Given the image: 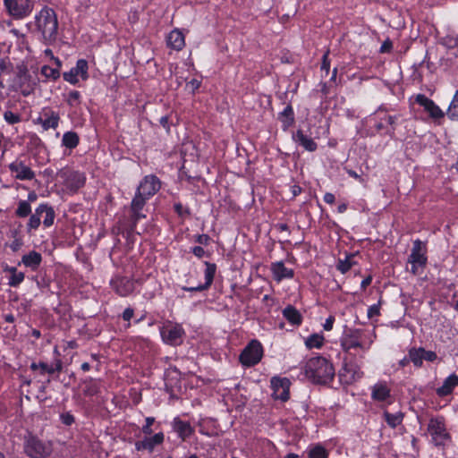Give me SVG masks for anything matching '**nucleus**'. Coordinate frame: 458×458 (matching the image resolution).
<instances>
[{"label":"nucleus","instance_id":"obj_1","mask_svg":"<svg viewBox=\"0 0 458 458\" xmlns=\"http://www.w3.org/2000/svg\"><path fill=\"white\" fill-rule=\"evenodd\" d=\"M304 374L313 384H327L334 378L335 369L326 358L318 356L306 362Z\"/></svg>","mask_w":458,"mask_h":458},{"label":"nucleus","instance_id":"obj_2","mask_svg":"<svg viewBox=\"0 0 458 458\" xmlns=\"http://www.w3.org/2000/svg\"><path fill=\"white\" fill-rule=\"evenodd\" d=\"M35 25L38 32L41 34L44 43L50 45L57 38L58 20L54 9L45 6L35 16Z\"/></svg>","mask_w":458,"mask_h":458},{"label":"nucleus","instance_id":"obj_3","mask_svg":"<svg viewBox=\"0 0 458 458\" xmlns=\"http://www.w3.org/2000/svg\"><path fill=\"white\" fill-rule=\"evenodd\" d=\"M428 248L427 242L419 239L415 240L412 244L411 254L407 258L406 270L413 276H418L423 273L428 264Z\"/></svg>","mask_w":458,"mask_h":458},{"label":"nucleus","instance_id":"obj_4","mask_svg":"<svg viewBox=\"0 0 458 458\" xmlns=\"http://www.w3.org/2000/svg\"><path fill=\"white\" fill-rule=\"evenodd\" d=\"M24 451L30 458H46L52 453V446L50 443L28 434L24 439Z\"/></svg>","mask_w":458,"mask_h":458},{"label":"nucleus","instance_id":"obj_5","mask_svg":"<svg viewBox=\"0 0 458 458\" xmlns=\"http://www.w3.org/2000/svg\"><path fill=\"white\" fill-rule=\"evenodd\" d=\"M7 13L15 20L29 16L34 7L33 0H4Z\"/></svg>","mask_w":458,"mask_h":458},{"label":"nucleus","instance_id":"obj_6","mask_svg":"<svg viewBox=\"0 0 458 458\" xmlns=\"http://www.w3.org/2000/svg\"><path fill=\"white\" fill-rule=\"evenodd\" d=\"M148 199V198H145L136 191V194L132 199L130 207V226L127 229V233L129 235L136 232V225L138 221L146 217V215L142 213V209Z\"/></svg>","mask_w":458,"mask_h":458},{"label":"nucleus","instance_id":"obj_7","mask_svg":"<svg viewBox=\"0 0 458 458\" xmlns=\"http://www.w3.org/2000/svg\"><path fill=\"white\" fill-rule=\"evenodd\" d=\"M263 356V348L258 340H252L240 354V361L243 366L251 367L259 363Z\"/></svg>","mask_w":458,"mask_h":458},{"label":"nucleus","instance_id":"obj_8","mask_svg":"<svg viewBox=\"0 0 458 458\" xmlns=\"http://www.w3.org/2000/svg\"><path fill=\"white\" fill-rule=\"evenodd\" d=\"M57 175L64 181L66 187L72 191H78L85 184V175L76 171L63 169L58 172Z\"/></svg>","mask_w":458,"mask_h":458},{"label":"nucleus","instance_id":"obj_9","mask_svg":"<svg viewBox=\"0 0 458 458\" xmlns=\"http://www.w3.org/2000/svg\"><path fill=\"white\" fill-rule=\"evenodd\" d=\"M272 396L276 400L286 402L290 398V380L286 377H274L271 378Z\"/></svg>","mask_w":458,"mask_h":458},{"label":"nucleus","instance_id":"obj_10","mask_svg":"<svg viewBox=\"0 0 458 458\" xmlns=\"http://www.w3.org/2000/svg\"><path fill=\"white\" fill-rule=\"evenodd\" d=\"M161 183L157 176L147 175L143 178L138 186L137 192L145 198L149 199L159 191Z\"/></svg>","mask_w":458,"mask_h":458},{"label":"nucleus","instance_id":"obj_11","mask_svg":"<svg viewBox=\"0 0 458 458\" xmlns=\"http://www.w3.org/2000/svg\"><path fill=\"white\" fill-rule=\"evenodd\" d=\"M184 330L180 325L164 327L161 330V336L165 343L171 345H179L182 342Z\"/></svg>","mask_w":458,"mask_h":458},{"label":"nucleus","instance_id":"obj_12","mask_svg":"<svg viewBox=\"0 0 458 458\" xmlns=\"http://www.w3.org/2000/svg\"><path fill=\"white\" fill-rule=\"evenodd\" d=\"M88 69V62L85 59H80L77 61L75 67L64 72V80L72 84H76L79 81L78 76L80 75L85 81L89 78Z\"/></svg>","mask_w":458,"mask_h":458},{"label":"nucleus","instance_id":"obj_13","mask_svg":"<svg viewBox=\"0 0 458 458\" xmlns=\"http://www.w3.org/2000/svg\"><path fill=\"white\" fill-rule=\"evenodd\" d=\"M416 102L424 107L425 111H427L430 117L433 119L443 118L445 114L444 112L437 106L433 100L429 99L423 94H419L416 97Z\"/></svg>","mask_w":458,"mask_h":458},{"label":"nucleus","instance_id":"obj_14","mask_svg":"<svg viewBox=\"0 0 458 458\" xmlns=\"http://www.w3.org/2000/svg\"><path fill=\"white\" fill-rule=\"evenodd\" d=\"M428 430L436 441L449 437L443 418L431 419L428 426Z\"/></svg>","mask_w":458,"mask_h":458},{"label":"nucleus","instance_id":"obj_15","mask_svg":"<svg viewBox=\"0 0 458 458\" xmlns=\"http://www.w3.org/2000/svg\"><path fill=\"white\" fill-rule=\"evenodd\" d=\"M9 169L15 174V178L18 180H32L35 177V173L22 161L11 163Z\"/></svg>","mask_w":458,"mask_h":458},{"label":"nucleus","instance_id":"obj_16","mask_svg":"<svg viewBox=\"0 0 458 458\" xmlns=\"http://www.w3.org/2000/svg\"><path fill=\"white\" fill-rule=\"evenodd\" d=\"M164 441V434L162 432L155 434L151 437H146L142 441L135 443V447L138 451L148 450L152 452L156 445L162 444Z\"/></svg>","mask_w":458,"mask_h":458},{"label":"nucleus","instance_id":"obj_17","mask_svg":"<svg viewBox=\"0 0 458 458\" xmlns=\"http://www.w3.org/2000/svg\"><path fill=\"white\" fill-rule=\"evenodd\" d=\"M173 429L178 434V437L182 441H185L194 432V428L191 426L190 422L183 421L179 418H175L174 420Z\"/></svg>","mask_w":458,"mask_h":458},{"label":"nucleus","instance_id":"obj_18","mask_svg":"<svg viewBox=\"0 0 458 458\" xmlns=\"http://www.w3.org/2000/svg\"><path fill=\"white\" fill-rule=\"evenodd\" d=\"M44 118L39 117L38 122L44 130L55 129L58 126L60 116L52 110H46L43 113Z\"/></svg>","mask_w":458,"mask_h":458},{"label":"nucleus","instance_id":"obj_19","mask_svg":"<svg viewBox=\"0 0 458 458\" xmlns=\"http://www.w3.org/2000/svg\"><path fill=\"white\" fill-rule=\"evenodd\" d=\"M114 289L120 296H127L133 291V283L127 278H117L113 281Z\"/></svg>","mask_w":458,"mask_h":458},{"label":"nucleus","instance_id":"obj_20","mask_svg":"<svg viewBox=\"0 0 458 458\" xmlns=\"http://www.w3.org/2000/svg\"><path fill=\"white\" fill-rule=\"evenodd\" d=\"M185 45L184 36L179 30H172L167 37V46L174 50H181Z\"/></svg>","mask_w":458,"mask_h":458},{"label":"nucleus","instance_id":"obj_21","mask_svg":"<svg viewBox=\"0 0 458 458\" xmlns=\"http://www.w3.org/2000/svg\"><path fill=\"white\" fill-rule=\"evenodd\" d=\"M456 386H458V376L452 374L445 379L442 386L437 389V394L439 396L448 395L453 392Z\"/></svg>","mask_w":458,"mask_h":458},{"label":"nucleus","instance_id":"obj_22","mask_svg":"<svg viewBox=\"0 0 458 458\" xmlns=\"http://www.w3.org/2000/svg\"><path fill=\"white\" fill-rule=\"evenodd\" d=\"M293 140L308 151H315L318 148L317 143L311 138L304 134L302 130L296 131L293 135Z\"/></svg>","mask_w":458,"mask_h":458},{"label":"nucleus","instance_id":"obj_23","mask_svg":"<svg viewBox=\"0 0 458 458\" xmlns=\"http://www.w3.org/2000/svg\"><path fill=\"white\" fill-rule=\"evenodd\" d=\"M284 318L293 326H300L302 322V316L293 306L288 305L283 310Z\"/></svg>","mask_w":458,"mask_h":458},{"label":"nucleus","instance_id":"obj_24","mask_svg":"<svg viewBox=\"0 0 458 458\" xmlns=\"http://www.w3.org/2000/svg\"><path fill=\"white\" fill-rule=\"evenodd\" d=\"M274 278L276 281H281L284 278H292L294 274L293 269L287 268L283 262H277L272 267Z\"/></svg>","mask_w":458,"mask_h":458},{"label":"nucleus","instance_id":"obj_25","mask_svg":"<svg viewBox=\"0 0 458 458\" xmlns=\"http://www.w3.org/2000/svg\"><path fill=\"white\" fill-rule=\"evenodd\" d=\"M390 396V389L384 383L376 384L372 387L371 397L375 401L383 402Z\"/></svg>","mask_w":458,"mask_h":458},{"label":"nucleus","instance_id":"obj_26","mask_svg":"<svg viewBox=\"0 0 458 458\" xmlns=\"http://www.w3.org/2000/svg\"><path fill=\"white\" fill-rule=\"evenodd\" d=\"M344 371L346 372V374L341 373V377H345V381L347 383L360 379L363 374L360 367L353 364H345Z\"/></svg>","mask_w":458,"mask_h":458},{"label":"nucleus","instance_id":"obj_27","mask_svg":"<svg viewBox=\"0 0 458 458\" xmlns=\"http://www.w3.org/2000/svg\"><path fill=\"white\" fill-rule=\"evenodd\" d=\"M41 261V254L35 250H32L22 257V263L32 270H36L39 267Z\"/></svg>","mask_w":458,"mask_h":458},{"label":"nucleus","instance_id":"obj_28","mask_svg":"<svg viewBox=\"0 0 458 458\" xmlns=\"http://www.w3.org/2000/svg\"><path fill=\"white\" fill-rule=\"evenodd\" d=\"M357 255L356 254H349L346 255L344 259H339L336 264V268L342 273L345 274L348 272L353 266L357 264V260H355Z\"/></svg>","mask_w":458,"mask_h":458},{"label":"nucleus","instance_id":"obj_29","mask_svg":"<svg viewBox=\"0 0 458 458\" xmlns=\"http://www.w3.org/2000/svg\"><path fill=\"white\" fill-rule=\"evenodd\" d=\"M423 352L424 348H411L408 352L410 361L417 368H420L423 363Z\"/></svg>","mask_w":458,"mask_h":458},{"label":"nucleus","instance_id":"obj_30","mask_svg":"<svg viewBox=\"0 0 458 458\" xmlns=\"http://www.w3.org/2000/svg\"><path fill=\"white\" fill-rule=\"evenodd\" d=\"M280 120L284 129L292 126L294 123V114L293 107L288 105L282 113H280Z\"/></svg>","mask_w":458,"mask_h":458},{"label":"nucleus","instance_id":"obj_31","mask_svg":"<svg viewBox=\"0 0 458 458\" xmlns=\"http://www.w3.org/2000/svg\"><path fill=\"white\" fill-rule=\"evenodd\" d=\"M384 418L388 424V426L392 428H396L403 422L404 414L401 411L396 412L394 414L388 412L387 411H384Z\"/></svg>","mask_w":458,"mask_h":458},{"label":"nucleus","instance_id":"obj_32","mask_svg":"<svg viewBox=\"0 0 458 458\" xmlns=\"http://www.w3.org/2000/svg\"><path fill=\"white\" fill-rule=\"evenodd\" d=\"M79 136L74 131H67L64 134L62 143L68 148H74L79 144Z\"/></svg>","mask_w":458,"mask_h":458},{"label":"nucleus","instance_id":"obj_33","mask_svg":"<svg viewBox=\"0 0 458 458\" xmlns=\"http://www.w3.org/2000/svg\"><path fill=\"white\" fill-rule=\"evenodd\" d=\"M17 70V80L19 86H25L26 83L33 81L26 65H18Z\"/></svg>","mask_w":458,"mask_h":458},{"label":"nucleus","instance_id":"obj_34","mask_svg":"<svg viewBox=\"0 0 458 458\" xmlns=\"http://www.w3.org/2000/svg\"><path fill=\"white\" fill-rule=\"evenodd\" d=\"M206 269H205V284L204 288H209L213 283L215 274L216 271V266L214 263H210L206 261Z\"/></svg>","mask_w":458,"mask_h":458},{"label":"nucleus","instance_id":"obj_35","mask_svg":"<svg viewBox=\"0 0 458 458\" xmlns=\"http://www.w3.org/2000/svg\"><path fill=\"white\" fill-rule=\"evenodd\" d=\"M83 394L87 396H93L98 393L99 386L97 381L89 378L83 382Z\"/></svg>","mask_w":458,"mask_h":458},{"label":"nucleus","instance_id":"obj_36","mask_svg":"<svg viewBox=\"0 0 458 458\" xmlns=\"http://www.w3.org/2000/svg\"><path fill=\"white\" fill-rule=\"evenodd\" d=\"M323 343L324 337L318 334L310 335L305 341V344L309 349L320 348L323 345Z\"/></svg>","mask_w":458,"mask_h":458},{"label":"nucleus","instance_id":"obj_37","mask_svg":"<svg viewBox=\"0 0 458 458\" xmlns=\"http://www.w3.org/2000/svg\"><path fill=\"white\" fill-rule=\"evenodd\" d=\"M8 270L12 274L9 278V285L13 287L18 286L24 280V274L18 272L16 267H10Z\"/></svg>","mask_w":458,"mask_h":458},{"label":"nucleus","instance_id":"obj_38","mask_svg":"<svg viewBox=\"0 0 458 458\" xmlns=\"http://www.w3.org/2000/svg\"><path fill=\"white\" fill-rule=\"evenodd\" d=\"M31 213L30 204L26 200H21L18 203V208L15 210V215L18 217H26Z\"/></svg>","mask_w":458,"mask_h":458},{"label":"nucleus","instance_id":"obj_39","mask_svg":"<svg viewBox=\"0 0 458 458\" xmlns=\"http://www.w3.org/2000/svg\"><path fill=\"white\" fill-rule=\"evenodd\" d=\"M447 115L451 120L458 119V89L448 107Z\"/></svg>","mask_w":458,"mask_h":458},{"label":"nucleus","instance_id":"obj_40","mask_svg":"<svg viewBox=\"0 0 458 458\" xmlns=\"http://www.w3.org/2000/svg\"><path fill=\"white\" fill-rule=\"evenodd\" d=\"M341 345L345 352H350L352 349L362 347L360 342L357 341L354 338L345 337L342 340Z\"/></svg>","mask_w":458,"mask_h":458},{"label":"nucleus","instance_id":"obj_41","mask_svg":"<svg viewBox=\"0 0 458 458\" xmlns=\"http://www.w3.org/2000/svg\"><path fill=\"white\" fill-rule=\"evenodd\" d=\"M309 458H327V451L321 445H316L311 448L308 454Z\"/></svg>","mask_w":458,"mask_h":458},{"label":"nucleus","instance_id":"obj_42","mask_svg":"<svg viewBox=\"0 0 458 458\" xmlns=\"http://www.w3.org/2000/svg\"><path fill=\"white\" fill-rule=\"evenodd\" d=\"M44 214H45V216H44V219H43V225L46 227H49L54 224V220L55 217V210L52 207H50L47 204Z\"/></svg>","mask_w":458,"mask_h":458},{"label":"nucleus","instance_id":"obj_43","mask_svg":"<svg viewBox=\"0 0 458 458\" xmlns=\"http://www.w3.org/2000/svg\"><path fill=\"white\" fill-rule=\"evenodd\" d=\"M41 73L47 79L56 80L60 77V72L58 69L52 68L48 65H44L41 68Z\"/></svg>","mask_w":458,"mask_h":458},{"label":"nucleus","instance_id":"obj_44","mask_svg":"<svg viewBox=\"0 0 458 458\" xmlns=\"http://www.w3.org/2000/svg\"><path fill=\"white\" fill-rule=\"evenodd\" d=\"M4 118L9 124H15L21 122V115L12 111H5Z\"/></svg>","mask_w":458,"mask_h":458},{"label":"nucleus","instance_id":"obj_45","mask_svg":"<svg viewBox=\"0 0 458 458\" xmlns=\"http://www.w3.org/2000/svg\"><path fill=\"white\" fill-rule=\"evenodd\" d=\"M13 233V236L14 237V240L13 241V242L11 243L10 245V248L12 249L13 251H17L21 249V247L22 246L23 242H22V240L21 238H17V234H18V232L16 230H13L12 232Z\"/></svg>","mask_w":458,"mask_h":458},{"label":"nucleus","instance_id":"obj_46","mask_svg":"<svg viewBox=\"0 0 458 458\" xmlns=\"http://www.w3.org/2000/svg\"><path fill=\"white\" fill-rule=\"evenodd\" d=\"M40 218L32 214L29 219V223L27 225L28 231L30 232L32 229H38L40 225Z\"/></svg>","mask_w":458,"mask_h":458},{"label":"nucleus","instance_id":"obj_47","mask_svg":"<svg viewBox=\"0 0 458 458\" xmlns=\"http://www.w3.org/2000/svg\"><path fill=\"white\" fill-rule=\"evenodd\" d=\"M81 94L77 90H72L69 93L67 102L70 106H75L79 104Z\"/></svg>","mask_w":458,"mask_h":458},{"label":"nucleus","instance_id":"obj_48","mask_svg":"<svg viewBox=\"0 0 458 458\" xmlns=\"http://www.w3.org/2000/svg\"><path fill=\"white\" fill-rule=\"evenodd\" d=\"M36 81L28 82L25 86H20L21 92L23 96H29L34 89Z\"/></svg>","mask_w":458,"mask_h":458},{"label":"nucleus","instance_id":"obj_49","mask_svg":"<svg viewBox=\"0 0 458 458\" xmlns=\"http://www.w3.org/2000/svg\"><path fill=\"white\" fill-rule=\"evenodd\" d=\"M155 419L152 417H148L146 419V425L142 427V432L146 435H150L152 433L151 426L154 423Z\"/></svg>","mask_w":458,"mask_h":458},{"label":"nucleus","instance_id":"obj_50","mask_svg":"<svg viewBox=\"0 0 458 458\" xmlns=\"http://www.w3.org/2000/svg\"><path fill=\"white\" fill-rule=\"evenodd\" d=\"M60 418L62 422L66 426H70L74 422V417L68 412L61 414Z\"/></svg>","mask_w":458,"mask_h":458},{"label":"nucleus","instance_id":"obj_51","mask_svg":"<svg viewBox=\"0 0 458 458\" xmlns=\"http://www.w3.org/2000/svg\"><path fill=\"white\" fill-rule=\"evenodd\" d=\"M380 314V307L379 304H374L370 306L368 310V317L372 318L375 316H378Z\"/></svg>","mask_w":458,"mask_h":458},{"label":"nucleus","instance_id":"obj_52","mask_svg":"<svg viewBox=\"0 0 458 458\" xmlns=\"http://www.w3.org/2000/svg\"><path fill=\"white\" fill-rule=\"evenodd\" d=\"M210 237L208 234H199L195 240L196 242L202 245H208L210 242Z\"/></svg>","mask_w":458,"mask_h":458},{"label":"nucleus","instance_id":"obj_53","mask_svg":"<svg viewBox=\"0 0 458 458\" xmlns=\"http://www.w3.org/2000/svg\"><path fill=\"white\" fill-rule=\"evenodd\" d=\"M437 358V355L435 352L433 351H426L424 349V352H423V360H428V361H434L436 360Z\"/></svg>","mask_w":458,"mask_h":458},{"label":"nucleus","instance_id":"obj_54","mask_svg":"<svg viewBox=\"0 0 458 458\" xmlns=\"http://www.w3.org/2000/svg\"><path fill=\"white\" fill-rule=\"evenodd\" d=\"M38 366L39 369H41V373L54 374L53 366H49L46 362H39Z\"/></svg>","mask_w":458,"mask_h":458},{"label":"nucleus","instance_id":"obj_55","mask_svg":"<svg viewBox=\"0 0 458 458\" xmlns=\"http://www.w3.org/2000/svg\"><path fill=\"white\" fill-rule=\"evenodd\" d=\"M329 67H330V64H329V61H328V53H326V54L323 55V61H322V64H321V70H325L327 72H328V71H329Z\"/></svg>","mask_w":458,"mask_h":458},{"label":"nucleus","instance_id":"obj_56","mask_svg":"<svg viewBox=\"0 0 458 458\" xmlns=\"http://www.w3.org/2000/svg\"><path fill=\"white\" fill-rule=\"evenodd\" d=\"M208 288H204V284H199L198 286H195V287H182V290L184 291H187V292H201V291H205V290H208Z\"/></svg>","mask_w":458,"mask_h":458},{"label":"nucleus","instance_id":"obj_57","mask_svg":"<svg viewBox=\"0 0 458 458\" xmlns=\"http://www.w3.org/2000/svg\"><path fill=\"white\" fill-rule=\"evenodd\" d=\"M192 253L198 258H202L205 254V250L201 246H195L192 248Z\"/></svg>","mask_w":458,"mask_h":458},{"label":"nucleus","instance_id":"obj_58","mask_svg":"<svg viewBox=\"0 0 458 458\" xmlns=\"http://www.w3.org/2000/svg\"><path fill=\"white\" fill-rule=\"evenodd\" d=\"M334 321H335V318L333 316H330L329 318H327L325 324L323 325L324 329L327 331L331 330L333 327Z\"/></svg>","mask_w":458,"mask_h":458},{"label":"nucleus","instance_id":"obj_59","mask_svg":"<svg viewBox=\"0 0 458 458\" xmlns=\"http://www.w3.org/2000/svg\"><path fill=\"white\" fill-rule=\"evenodd\" d=\"M133 310L131 308H127L124 310L123 313V318L126 321H129L133 317Z\"/></svg>","mask_w":458,"mask_h":458},{"label":"nucleus","instance_id":"obj_60","mask_svg":"<svg viewBox=\"0 0 458 458\" xmlns=\"http://www.w3.org/2000/svg\"><path fill=\"white\" fill-rule=\"evenodd\" d=\"M46 207H47V204H40L36 208L34 215L41 219V216H43V214L45 212Z\"/></svg>","mask_w":458,"mask_h":458},{"label":"nucleus","instance_id":"obj_61","mask_svg":"<svg viewBox=\"0 0 458 458\" xmlns=\"http://www.w3.org/2000/svg\"><path fill=\"white\" fill-rule=\"evenodd\" d=\"M324 200H325V202H327L328 204H333L335 200V195L333 193L327 192L324 195Z\"/></svg>","mask_w":458,"mask_h":458},{"label":"nucleus","instance_id":"obj_62","mask_svg":"<svg viewBox=\"0 0 458 458\" xmlns=\"http://www.w3.org/2000/svg\"><path fill=\"white\" fill-rule=\"evenodd\" d=\"M372 282V277L370 276L364 278L360 284V287L365 290Z\"/></svg>","mask_w":458,"mask_h":458},{"label":"nucleus","instance_id":"obj_63","mask_svg":"<svg viewBox=\"0 0 458 458\" xmlns=\"http://www.w3.org/2000/svg\"><path fill=\"white\" fill-rule=\"evenodd\" d=\"M392 48V42L385 41L381 46V52H388Z\"/></svg>","mask_w":458,"mask_h":458},{"label":"nucleus","instance_id":"obj_64","mask_svg":"<svg viewBox=\"0 0 458 458\" xmlns=\"http://www.w3.org/2000/svg\"><path fill=\"white\" fill-rule=\"evenodd\" d=\"M38 199V195L35 191H30L29 194H28V199L26 201H28L29 203L30 202H34L36 201Z\"/></svg>","mask_w":458,"mask_h":458}]
</instances>
